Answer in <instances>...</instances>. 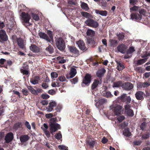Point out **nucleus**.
Masks as SVG:
<instances>
[{
  "instance_id": "obj_26",
  "label": "nucleus",
  "mask_w": 150,
  "mask_h": 150,
  "mask_svg": "<svg viewBox=\"0 0 150 150\" xmlns=\"http://www.w3.org/2000/svg\"><path fill=\"white\" fill-rule=\"evenodd\" d=\"M87 144L89 146L93 148L94 147V145L95 143V141L92 139H89L87 141Z\"/></svg>"
},
{
  "instance_id": "obj_20",
  "label": "nucleus",
  "mask_w": 150,
  "mask_h": 150,
  "mask_svg": "<svg viewBox=\"0 0 150 150\" xmlns=\"http://www.w3.org/2000/svg\"><path fill=\"white\" fill-rule=\"evenodd\" d=\"M95 12L97 14H99L103 16H106L107 15V12L106 11H99L97 9L95 10Z\"/></svg>"
},
{
  "instance_id": "obj_14",
  "label": "nucleus",
  "mask_w": 150,
  "mask_h": 150,
  "mask_svg": "<svg viewBox=\"0 0 150 150\" xmlns=\"http://www.w3.org/2000/svg\"><path fill=\"white\" fill-rule=\"evenodd\" d=\"M130 19L136 21H138L141 18L140 15L137 13L131 14L130 15Z\"/></svg>"
},
{
  "instance_id": "obj_36",
  "label": "nucleus",
  "mask_w": 150,
  "mask_h": 150,
  "mask_svg": "<svg viewBox=\"0 0 150 150\" xmlns=\"http://www.w3.org/2000/svg\"><path fill=\"white\" fill-rule=\"evenodd\" d=\"M21 127V122H18L16 124L13 126V128L17 130L18 128Z\"/></svg>"
},
{
  "instance_id": "obj_19",
  "label": "nucleus",
  "mask_w": 150,
  "mask_h": 150,
  "mask_svg": "<svg viewBox=\"0 0 150 150\" xmlns=\"http://www.w3.org/2000/svg\"><path fill=\"white\" fill-rule=\"evenodd\" d=\"M105 72V70L103 69H99L97 72L96 75L99 77H102Z\"/></svg>"
},
{
  "instance_id": "obj_41",
  "label": "nucleus",
  "mask_w": 150,
  "mask_h": 150,
  "mask_svg": "<svg viewBox=\"0 0 150 150\" xmlns=\"http://www.w3.org/2000/svg\"><path fill=\"white\" fill-rule=\"evenodd\" d=\"M21 91L23 95L25 96L28 95L29 93L28 90L25 88L21 90Z\"/></svg>"
},
{
  "instance_id": "obj_3",
  "label": "nucleus",
  "mask_w": 150,
  "mask_h": 150,
  "mask_svg": "<svg viewBox=\"0 0 150 150\" xmlns=\"http://www.w3.org/2000/svg\"><path fill=\"white\" fill-rule=\"evenodd\" d=\"M55 41L57 47L60 50H63L65 48L64 42L62 38H57Z\"/></svg>"
},
{
  "instance_id": "obj_57",
  "label": "nucleus",
  "mask_w": 150,
  "mask_h": 150,
  "mask_svg": "<svg viewBox=\"0 0 150 150\" xmlns=\"http://www.w3.org/2000/svg\"><path fill=\"white\" fill-rule=\"evenodd\" d=\"M41 97L43 99H47L49 98V96L47 94H43L42 95Z\"/></svg>"
},
{
  "instance_id": "obj_1",
  "label": "nucleus",
  "mask_w": 150,
  "mask_h": 150,
  "mask_svg": "<svg viewBox=\"0 0 150 150\" xmlns=\"http://www.w3.org/2000/svg\"><path fill=\"white\" fill-rule=\"evenodd\" d=\"M110 108L113 110L116 115H119L121 114L122 107L118 104H113L110 106Z\"/></svg>"
},
{
  "instance_id": "obj_60",
  "label": "nucleus",
  "mask_w": 150,
  "mask_h": 150,
  "mask_svg": "<svg viewBox=\"0 0 150 150\" xmlns=\"http://www.w3.org/2000/svg\"><path fill=\"white\" fill-rule=\"evenodd\" d=\"M137 2V0H129V3L131 5H134L136 4Z\"/></svg>"
},
{
  "instance_id": "obj_54",
  "label": "nucleus",
  "mask_w": 150,
  "mask_h": 150,
  "mask_svg": "<svg viewBox=\"0 0 150 150\" xmlns=\"http://www.w3.org/2000/svg\"><path fill=\"white\" fill-rule=\"evenodd\" d=\"M125 118L124 116L121 115L117 118V120L119 122H120L125 119Z\"/></svg>"
},
{
  "instance_id": "obj_30",
  "label": "nucleus",
  "mask_w": 150,
  "mask_h": 150,
  "mask_svg": "<svg viewBox=\"0 0 150 150\" xmlns=\"http://www.w3.org/2000/svg\"><path fill=\"white\" fill-rule=\"evenodd\" d=\"M127 97V95L124 93L119 96L118 98L122 102H124Z\"/></svg>"
},
{
  "instance_id": "obj_47",
  "label": "nucleus",
  "mask_w": 150,
  "mask_h": 150,
  "mask_svg": "<svg viewBox=\"0 0 150 150\" xmlns=\"http://www.w3.org/2000/svg\"><path fill=\"white\" fill-rule=\"evenodd\" d=\"M41 129L43 130V131L46 130L48 128V126L47 123H44L43 126H42L41 127Z\"/></svg>"
},
{
  "instance_id": "obj_34",
  "label": "nucleus",
  "mask_w": 150,
  "mask_h": 150,
  "mask_svg": "<svg viewBox=\"0 0 150 150\" xmlns=\"http://www.w3.org/2000/svg\"><path fill=\"white\" fill-rule=\"evenodd\" d=\"M82 15L86 18L90 17L91 15L88 13L86 12H82L81 13Z\"/></svg>"
},
{
  "instance_id": "obj_45",
  "label": "nucleus",
  "mask_w": 150,
  "mask_h": 150,
  "mask_svg": "<svg viewBox=\"0 0 150 150\" xmlns=\"http://www.w3.org/2000/svg\"><path fill=\"white\" fill-rule=\"evenodd\" d=\"M104 95L107 98L111 97L112 96L111 92L109 91H106Z\"/></svg>"
},
{
  "instance_id": "obj_17",
  "label": "nucleus",
  "mask_w": 150,
  "mask_h": 150,
  "mask_svg": "<svg viewBox=\"0 0 150 150\" xmlns=\"http://www.w3.org/2000/svg\"><path fill=\"white\" fill-rule=\"evenodd\" d=\"M101 83L100 80V81L99 80L95 79L92 84L91 88L92 90H94L96 89V88L98 86V85L100 84Z\"/></svg>"
},
{
  "instance_id": "obj_7",
  "label": "nucleus",
  "mask_w": 150,
  "mask_h": 150,
  "mask_svg": "<svg viewBox=\"0 0 150 150\" xmlns=\"http://www.w3.org/2000/svg\"><path fill=\"white\" fill-rule=\"evenodd\" d=\"M76 69L74 68H71V69L69 75H66V77L67 79H71L74 77L76 74Z\"/></svg>"
},
{
  "instance_id": "obj_27",
  "label": "nucleus",
  "mask_w": 150,
  "mask_h": 150,
  "mask_svg": "<svg viewBox=\"0 0 150 150\" xmlns=\"http://www.w3.org/2000/svg\"><path fill=\"white\" fill-rule=\"evenodd\" d=\"M123 133V134L127 137L130 136L131 135V133L129 131L128 128L125 129Z\"/></svg>"
},
{
  "instance_id": "obj_59",
  "label": "nucleus",
  "mask_w": 150,
  "mask_h": 150,
  "mask_svg": "<svg viewBox=\"0 0 150 150\" xmlns=\"http://www.w3.org/2000/svg\"><path fill=\"white\" fill-rule=\"evenodd\" d=\"M25 125L26 127L29 129H31V127L30 125L29 124V123L27 121H26L25 123Z\"/></svg>"
},
{
  "instance_id": "obj_43",
  "label": "nucleus",
  "mask_w": 150,
  "mask_h": 150,
  "mask_svg": "<svg viewBox=\"0 0 150 150\" xmlns=\"http://www.w3.org/2000/svg\"><path fill=\"white\" fill-rule=\"evenodd\" d=\"M57 103L56 102L53 100H52L49 104V105L53 108L55 107Z\"/></svg>"
},
{
  "instance_id": "obj_32",
  "label": "nucleus",
  "mask_w": 150,
  "mask_h": 150,
  "mask_svg": "<svg viewBox=\"0 0 150 150\" xmlns=\"http://www.w3.org/2000/svg\"><path fill=\"white\" fill-rule=\"evenodd\" d=\"M87 35L88 36H93L95 33L94 31L90 29H88L86 33Z\"/></svg>"
},
{
  "instance_id": "obj_51",
  "label": "nucleus",
  "mask_w": 150,
  "mask_h": 150,
  "mask_svg": "<svg viewBox=\"0 0 150 150\" xmlns=\"http://www.w3.org/2000/svg\"><path fill=\"white\" fill-rule=\"evenodd\" d=\"M135 51L134 48L132 47H130L128 50V54H131Z\"/></svg>"
},
{
  "instance_id": "obj_12",
  "label": "nucleus",
  "mask_w": 150,
  "mask_h": 150,
  "mask_svg": "<svg viewBox=\"0 0 150 150\" xmlns=\"http://www.w3.org/2000/svg\"><path fill=\"white\" fill-rule=\"evenodd\" d=\"M40 38L46 40V41L51 42V40L47 35L44 33L40 32L38 33Z\"/></svg>"
},
{
  "instance_id": "obj_31",
  "label": "nucleus",
  "mask_w": 150,
  "mask_h": 150,
  "mask_svg": "<svg viewBox=\"0 0 150 150\" xmlns=\"http://www.w3.org/2000/svg\"><path fill=\"white\" fill-rule=\"evenodd\" d=\"M105 102V100L103 99H100L96 104V106L97 108V106H99L103 104Z\"/></svg>"
},
{
  "instance_id": "obj_48",
  "label": "nucleus",
  "mask_w": 150,
  "mask_h": 150,
  "mask_svg": "<svg viewBox=\"0 0 150 150\" xmlns=\"http://www.w3.org/2000/svg\"><path fill=\"white\" fill-rule=\"evenodd\" d=\"M71 82L73 84H75L78 82V78L76 77L74 78L71 79L70 80Z\"/></svg>"
},
{
  "instance_id": "obj_25",
  "label": "nucleus",
  "mask_w": 150,
  "mask_h": 150,
  "mask_svg": "<svg viewBox=\"0 0 150 150\" xmlns=\"http://www.w3.org/2000/svg\"><path fill=\"white\" fill-rule=\"evenodd\" d=\"M29 139V137L27 135H24L21 136L20 139L21 142H24L27 141Z\"/></svg>"
},
{
  "instance_id": "obj_39",
  "label": "nucleus",
  "mask_w": 150,
  "mask_h": 150,
  "mask_svg": "<svg viewBox=\"0 0 150 150\" xmlns=\"http://www.w3.org/2000/svg\"><path fill=\"white\" fill-rule=\"evenodd\" d=\"M126 112L128 115L130 116H132L134 115L133 111L131 109L126 111Z\"/></svg>"
},
{
  "instance_id": "obj_38",
  "label": "nucleus",
  "mask_w": 150,
  "mask_h": 150,
  "mask_svg": "<svg viewBox=\"0 0 150 150\" xmlns=\"http://www.w3.org/2000/svg\"><path fill=\"white\" fill-rule=\"evenodd\" d=\"M32 18L35 21H38L39 19V17L37 14L32 13Z\"/></svg>"
},
{
  "instance_id": "obj_4",
  "label": "nucleus",
  "mask_w": 150,
  "mask_h": 150,
  "mask_svg": "<svg viewBox=\"0 0 150 150\" xmlns=\"http://www.w3.org/2000/svg\"><path fill=\"white\" fill-rule=\"evenodd\" d=\"M50 132L52 134L60 128V125L55 122H50Z\"/></svg>"
},
{
  "instance_id": "obj_64",
  "label": "nucleus",
  "mask_w": 150,
  "mask_h": 150,
  "mask_svg": "<svg viewBox=\"0 0 150 150\" xmlns=\"http://www.w3.org/2000/svg\"><path fill=\"white\" fill-rule=\"evenodd\" d=\"M21 72L23 74L27 75L28 74V71L25 70H21Z\"/></svg>"
},
{
  "instance_id": "obj_16",
  "label": "nucleus",
  "mask_w": 150,
  "mask_h": 150,
  "mask_svg": "<svg viewBox=\"0 0 150 150\" xmlns=\"http://www.w3.org/2000/svg\"><path fill=\"white\" fill-rule=\"evenodd\" d=\"M13 137V136L12 133L11 132L8 133L6 136L5 139L6 142L9 143L12 140Z\"/></svg>"
},
{
  "instance_id": "obj_8",
  "label": "nucleus",
  "mask_w": 150,
  "mask_h": 150,
  "mask_svg": "<svg viewBox=\"0 0 150 150\" xmlns=\"http://www.w3.org/2000/svg\"><path fill=\"white\" fill-rule=\"evenodd\" d=\"M122 87L124 89L129 91L132 89L133 88V86L132 84L130 83L126 82L122 85Z\"/></svg>"
},
{
  "instance_id": "obj_56",
  "label": "nucleus",
  "mask_w": 150,
  "mask_h": 150,
  "mask_svg": "<svg viewBox=\"0 0 150 150\" xmlns=\"http://www.w3.org/2000/svg\"><path fill=\"white\" fill-rule=\"evenodd\" d=\"M44 133H45V135L48 138H49L50 137V134L49 131L47 130H45L43 131Z\"/></svg>"
},
{
  "instance_id": "obj_61",
  "label": "nucleus",
  "mask_w": 150,
  "mask_h": 150,
  "mask_svg": "<svg viewBox=\"0 0 150 150\" xmlns=\"http://www.w3.org/2000/svg\"><path fill=\"white\" fill-rule=\"evenodd\" d=\"M130 107L131 105H130L127 104L125 105V111L131 110L130 109Z\"/></svg>"
},
{
  "instance_id": "obj_11",
  "label": "nucleus",
  "mask_w": 150,
  "mask_h": 150,
  "mask_svg": "<svg viewBox=\"0 0 150 150\" xmlns=\"http://www.w3.org/2000/svg\"><path fill=\"white\" fill-rule=\"evenodd\" d=\"M40 80V77L39 76H36L30 79V81L33 84L35 85L38 84Z\"/></svg>"
},
{
  "instance_id": "obj_13",
  "label": "nucleus",
  "mask_w": 150,
  "mask_h": 150,
  "mask_svg": "<svg viewBox=\"0 0 150 150\" xmlns=\"http://www.w3.org/2000/svg\"><path fill=\"white\" fill-rule=\"evenodd\" d=\"M69 50L70 52L75 54L76 56H78L79 54V51L75 47L70 46L69 47Z\"/></svg>"
},
{
  "instance_id": "obj_10",
  "label": "nucleus",
  "mask_w": 150,
  "mask_h": 150,
  "mask_svg": "<svg viewBox=\"0 0 150 150\" xmlns=\"http://www.w3.org/2000/svg\"><path fill=\"white\" fill-rule=\"evenodd\" d=\"M136 98L138 100H142L144 99L145 96L144 93L142 91H138L135 94Z\"/></svg>"
},
{
  "instance_id": "obj_42",
  "label": "nucleus",
  "mask_w": 150,
  "mask_h": 150,
  "mask_svg": "<svg viewBox=\"0 0 150 150\" xmlns=\"http://www.w3.org/2000/svg\"><path fill=\"white\" fill-rule=\"evenodd\" d=\"M57 79L59 81L62 82L65 81L66 80L65 77L63 76L59 77Z\"/></svg>"
},
{
  "instance_id": "obj_18",
  "label": "nucleus",
  "mask_w": 150,
  "mask_h": 150,
  "mask_svg": "<svg viewBox=\"0 0 150 150\" xmlns=\"http://www.w3.org/2000/svg\"><path fill=\"white\" fill-rule=\"evenodd\" d=\"M79 48L82 50H84L86 48V47L84 42L81 40H79L76 42Z\"/></svg>"
},
{
  "instance_id": "obj_46",
  "label": "nucleus",
  "mask_w": 150,
  "mask_h": 150,
  "mask_svg": "<svg viewBox=\"0 0 150 150\" xmlns=\"http://www.w3.org/2000/svg\"><path fill=\"white\" fill-rule=\"evenodd\" d=\"M51 75L52 78H56L58 77V74L56 72H52L51 73Z\"/></svg>"
},
{
  "instance_id": "obj_22",
  "label": "nucleus",
  "mask_w": 150,
  "mask_h": 150,
  "mask_svg": "<svg viewBox=\"0 0 150 150\" xmlns=\"http://www.w3.org/2000/svg\"><path fill=\"white\" fill-rule=\"evenodd\" d=\"M30 49L32 51L35 52H38L39 51V49L34 45H32L30 47Z\"/></svg>"
},
{
  "instance_id": "obj_24",
  "label": "nucleus",
  "mask_w": 150,
  "mask_h": 150,
  "mask_svg": "<svg viewBox=\"0 0 150 150\" xmlns=\"http://www.w3.org/2000/svg\"><path fill=\"white\" fill-rule=\"evenodd\" d=\"M109 45L111 47H115L118 44L117 41L115 40L111 39L109 40Z\"/></svg>"
},
{
  "instance_id": "obj_37",
  "label": "nucleus",
  "mask_w": 150,
  "mask_h": 150,
  "mask_svg": "<svg viewBox=\"0 0 150 150\" xmlns=\"http://www.w3.org/2000/svg\"><path fill=\"white\" fill-rule=\"evenodd\" d=\"M146 127V123L145 122H143L142 123L140 126L141 129L142 130H144Z\"/></svg>"
},
{
  "instance_id": "obj_50",
  "label": "nucleus",
  "mask_w": 150,
  "mask_h": 150,
  "mask_svg": "<svg viewBox=\"0 0 150 150\" xmlns=\"http://www.w3.org/2000/svg\"><path fill=\"white\" fill-rule=\"evenodd\" d=\"M58 148L59 149H63L64 150H68L67 149L68 147L63 145H59L58 146Z\"/></svg>"
},
{
  "instance_id": "obj_44",
  "label": "nucleus",
  "mask_w": 150,
  "mask_h": 150,
  "mask_svg": "<svg viewBox=\"0 0 150 150\" xmlns=\"http://www.w3.org/2000/svg\"><path fill=\"white\" fill-rule=\"evenodd\" d=\"M107 3L106 2L103 1L101 2L100 6H101L103 9H104L107 6Z\"/></svg>"
},
{
  "instance_id": "obj_63",
  "label": "nucleus",
  "mask_w": 150,
  "mask_h": 150,
  "mask_svg": "<svg viewBox=\"0 0 150 150\" xmlns=\"http://www.w3.org/2000/svg\"><path fill=\"white\" fill-rule=\"evenodd\" d=\"M45 116L46 118H49L52 117L53 116V115L52 113H49L46 114L45 115Z\"/></svg>"
},
{
  "instance_id": "obj_29",
  "label": "nucleus",
  "mask_w": 150,
  "mask_h": 150,
  "mask_svg": "<svg viewBox=\"0 0 150 150\" xmlns=\"http://www.w3.org/2000/svg\"><path fill=\"white\" fill-rule=\"evenodd\" d=\"M147 60V58H146L143 59L138 60L137 62V64L138 65H141L146 62Z\"/></svg>"
},
{
  "instance_id": "obj_15",
  "label": "nucleus",
  "mask_w": 150,
  "mask_h": 150,
  "mask_svg": "<svg viewBox=\"0 0 150 150\" xmlns=\"http://www.w3.org/2000/svg\"><path fill=\"white\" fill-rule=\"evenodd\" d=\"M91 76L90 74H87L83 81L82 83L85 84H87L90 83L91 82Z\"/></svg>"
},
{
  "instance_id": "obj_35",
  "label": "nucleus",
  "mask_w": 150,
  "mask_h": 150,
  "mask_svg": "<svg viewBox=\"0 0 150 150\" xmlns=\"http://www.w3.org/2000/svg\"><path fill=\"white\" fill-rule=\"evenodd\" d=\"M47 33L49 36V38L51 40V42L52 41V42H53V36L52 31L50 30H48L47 31Z\"/></svg>"
},
{
  "instance_id": "obj_33",
  "label": "nucleus",
  "mask_w": 150,
  "mask_h": 150,
  "mask_svg": "<svg viewBox=\"0 0 150 150\" xmlns=\"http://www.w3.org/2000/svg\"><path fill=\"white\" fill-rule=\"evenodd\" d=\"M122 84L121 82L117 81L113 83V87H118L121 86H122Z\"/></svg>"
},
{
  "instance_id": "obj_52",
  "label": "nucleus",
  "mask_w": 150,
  "mask_h": 150,
  "mask_svg": "<svg viewBox=\"0 0 150 150\" xmlns=\"http://www.w3.org/2000/svg\"><path fill=\"white\" fill-rule=\"evenodd\" d=\"M117 35L118 37V38L120 40L123 39L124 37V35L122 33H120L119 34H117Z\"/></svg>"
},
{
  "instance_id": "obj_5",
  "label": "nucleus",
  "mask_w": 150,
  "mask_h": 150,
  "mask_svg": "<svg viewBox=\"0 0 150 150\" xmlns=\"http://www.w3.org/2000/svg\"><path fill=\"white\" fill-rule=\"evenodd\" d=\"M85 23L86 25L94 28H97L99 25V24L97 21L91 18L87 19L85 21Z\"/></svg>"
},
{
  "instance_id": "obj_9",
  "label": "nucleus",
  "mask_w": 150,
  "mask_h": 150,
  "mask_svg": "<svg viewBox=\"0 0 150 150\" xmlns=\"http://www.w3.org/2000/svg\"><path fill=\"white\" fill-rule=\"evenodd\" d=\"M127 47L124 44H122L118 46V51L122 54L125 53L126 51Z\"/></svg>"
},
{
  "instance_id": "obj_40",
  "label": "nucleus",
  "mask_w": 150,
  "mask_h": 150,
  "mask_svg": "<svg viewBox=\"0 0 150 150\" xmlns=\"http://www.w3.org/2000/svg\"><path fill=\"white\" fill-rule=\"evenodd\" d=\"M131 100V98L130 96H129L127 97L124 102H125L126 104H128L130 103Z\"/></svg>"
},
{
  "instance_id": "obj_58",
  "label": "nucleus",
  "mask_w": 150,
  "mask_h": 150,
  "mask_svg": "<svg viewBox=\"0 0 150 150\" xmlns=\"http://www.w3.org/2000/svg\"><path fill=\"white\" fill-rule=\"evenodd\" d=\"M40 103L43 105H47L48 104V101L47 100H43L40 102Z\"/></svg>"
},
{
  "instance_id": "obj_53",
  "label": "nucleus",
  "mask_w": 150,
  "mask_h": 150,
  "mask_svg": "<svg viewBox=\"0 0 150 150\" xmlns=\"http://www.w3.org/2000/svg\"><path fill=\"white\" fill-rule=\"evenodd\" d=\"M55 137L57 139H60L62 137V134L60 133H57L55 135Z\"/></svg>"
},
{
  "instance_id": "obj_21",
  "label": "nucleus",
  "mask_w": 150,
  "mask_h": 150,
  "mask_svg": "<svg viewBox=\"0 0 150 150\" xmlns=\"http://www.w3.org/2000/svg\"><path fill=\"white\" fill-rule=\"evenodd\" d=\"M17 42L18 46L20 48L23 49L24 45L23 43V40L21 38H18L17 40Z\"/></svg>"
},
{
  "instance_id": "obj_49",
  "label": "nucleus",
  "mask_w": 150,
  "mask_h": 150,
  "mask_svg": "<svg viewBox=\"0 0 150 150\" xmlns=\"http://www.w3.org/2000/svg\"><path fill=\"white\" fill-rule=\"evenodd\" d=\"M46 50L50 52H53V49L52 47L50 45H49L47 47Z\"/></svg>"
},
{
  "instance_id": "obj_23",
  "label": "nucleus",
  "mask_w": 150,
  "mask_h": 150,
  "mask_svg": "<svg viewBox=\"0 0 150 150\" xmlns=\"http://www.w3.org/2000/svg\"><path fill=\"white\" fill-rule=\"evenodd\" d=\"M117 64V68L119 71H121L125 67L123 64L119 61H116Z\"/></svg>"
},
{
  "instance_id": "obj_55",
  "label": "nucleus",
  "mask_w": 150,
  "mask_h": 150,
  "mask_svg": "<svg viewBox=\"0 0 150 150\" xmlns=\"http://www.w3.org/2000/svg\"><path fill=\"white\" fill-rule=\"evenodd\" d=\"M53 110V107L49 105L46 108V110L48 112H51Z\"/></svg>"
},
{
  "instance_id": "obj_28",
  "label": "nucleus",
  "mask_w": 150,
  "mask_h": 150,
  "mask_svg": "<svg viewBox=\"0 0 150 150\" xmlns=\"http://www.w3.org/2000/svg\"><path fill=\"white\" fill-rule=\"evenodd\" d=\"M81 6L82 8L84 9L86 11H88L89 9L88 5L84 2H82Z\"/></svg>"
},
{
  "instance_id": "obj_62",
  "label": "nucleus",
  "mask_w": 150,
  "mask_h": 150,
  "mask_svg": "<svg viewBox=\"0 0 150 150\" xmlns=\"http://www.w3.org/2000/svg\"><path fill=\"white\" fill-rule=\"evenodd\" d=\"M48 93L51 95H53L55 93V91L53 89L50 90L48 91Z\"/></svg>"
},
{
  "instance_id": "obj_2",
  "label": "nucleus",
  "mask_w": 150,
  "mask_h": 150,
  "mask_svg": "<svg viewBox=\"0 0 150 150\" xmlns=\"http://www.w3.org/2000/svg\"><path fill=\"white\" fill-rule=\"evenodd\" d=\"M21 19L24 22V24L28 26L30 25L31 24L29 22L30 19V16L28 14L24 12H22L21 15Z\"/></svg>"
},
{
  "instance_id": "obj_6",
  "label": "nucleus",
  "mask_w": 150,
  "mask_h": 150,
  "mask_svg": "<svg viewBox=\"0 0 150 150\" xmlns=\"http://www.w3.org/2000/svg\"><path fill=\"white\" fill-rule=\"evenodd\" d=\"M8 40V37L6 32L4 30H0V42L1 40L6 41Z\"/></svg>"
}]
</instances>
